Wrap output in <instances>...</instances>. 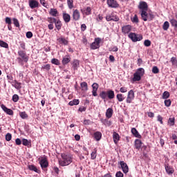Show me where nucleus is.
<instances>
[{"mask_svg": "<svg viewBox=\"0 0 177 177\" xmlns=\"http://www.w3.org/2000/svg\"><path fill=\"white\" fill-rule=\"evenodd\" d=\"M62 158L63 160H59V165H61V167H66V165H70V164L73 162V158L69 155L62 153Z\"/></svg>", "mask_w": 177, "mask_h": 177, "instance_id": "obj_1", "label": "nucleus"}, {"mask_svg": "<svg viewBox=\"0 0 177 177\" xmlns=\"http://www.w3.org/2000/svg\"><path fill=\"white\" fill-rule=\"evenodd\" d=\"M141 17L144 21H152L156 16L153 12H147V10L141 11Z\"/></svg>", "mask_w": 177, "mask_h": 177, "instance_id": "obj_2", "label": "nucleus"}, {"mask_svg": "<svg viewBox=\"0 0 177 177\" xmlns=\"http://www.w3.org/2000/svg\"><path fill=\"white\" fill-rule=\"evenodd\" d=\"M18 55L19 56V57H17L18 63H22V62H25V63H27V62H28V57L27 56V53L25 50H19Z\"/></svg>", "mask_w": 177, "mask_h": 177, "instance_id": "obj_3", "label": "nucleus"}, {"mask_svg": "<svg viewBox=\"0 0 177 177\" xmlns=\"http://www.w3.org/2000/svg\"><path fill=\"white\" fill-rule=\"evenodd\" d=\"M128 37L129 38H130V39H131L133 42H138L143 39V35L133 33V32H130Z\"/></svg>", "mask_w": 177, "mask_h": 177, "instance_id": "obj_4", "label": "nucleus"}, {"mask_svg": "<svg viewBox=\"0 0 177 177\" xmlns=\"http://www.w3.org/2000/svg\"><path fill=\"white\" fill-rule=\"evenodd\" d=\"M106 21H119L120 17H118L115 12H112L106 16Z\"/></svg>", "mask_w": 177, "mask_h": 177, "instance_id": "obj_5", "label": "nucleus"}, {"mask_svg": "<svg viewBox=\"0 0 177 177\" xmlns=\"http://www.w3.org/2000/svg\"><path fill=\"white\" fill-rule=\"evenodd\" d=\"M135 100V92L133 90H130L127 93V97L126 99V103L129 104L132 103V101Z\"/></svg>", "mask_w": 177, "mask_h": 177, "instance_id": "obj_6", "label": "nucleus"}, {"mask_svg": "<svg viewBox=\"0 0 177 177\" xmlns=\"http://www.w3.org/2000/svg\"><path fill=\"white\" fill-rule=\"evenodd\" d=\"M102 39L97 37L95 39V41L93 42L91 45V48L93 50L99 49L100 48V42Z\"/></svg>", "mask_w": 177, "mask_h": 177, "instance_id": "obj_7", "label": "nucleus"}, {"mask_svg": "<svg viewBox=\"0 0 177 177\" xmlns=\"http://www.w3.org/2000/svg\"><path fill=\"white\" fill-rule=\"evenodd\" d=\"M106 3L109 8H113L114 9L120 6V4H118V2H117L115 0H107Z\"/></svg>", "mask_w": 177, "mask_h": 177, "instance_id": "obj_8", "label": "nucleus"}, {"mask_svg": "<svg viewBox=\"0 0 177 177\" xmlns=\"http://www.w3.org/2000/svg\"><path fill=\"white\" fill-rule=\"evenodd\" d=\"M39 164L42 169H44V168H48V167H49V162H48V159L46 158V157L41 158L39 161Z\"/></svg>", "mask_w": 177, "mask_h": 177, "instance_id": "obj_9", "label": "nucleus"}, {"mask_svg": "<svg viewBox=\"0 0 177 177\" xmlns=\"http://www.w3.org/2000/svg\"><path fill=\"white\" fill-rule=\"evenodd\" d=\"M72 17L73 19L75 20V21H78V20L81 19V14L80 13V10H78L77 9L73 10Z\"/></svg>", "mask_w": 177, "mask_h": 177, "instance_id": "obj_10", "label": "nucleus"}, {"mask_svg": "<svg viewBox=\"0 0 177 177\" xmlns=\"http://www.w3.org/2000/svg\"><path fill=\"white\" fill-rule=\"evenodd\" d=\"M138 8L141 10V12H146L149 10V6L146 1H140Z\"/></svg>", "mask_w": 177, "mask_h": 177, "instance_id": "obj_11", "label": "nucleus"}, {"mask_svg": "<svg viewBox=\"0 0 177 177\" xmlns=\"http://www.w3.org/2000/svg\"><path fill=\"white\" fill-rule=\"evenodd\" d=\"M82 15H86V16H89L92 15V8L91 7H84L83 9L80 10Z\"/></svg>", "mask_w": 177, "mask_h": 177, "instance_id": "obj_12", "label": "nucleus"}, {"mask_svg": "<svg viewBox=\"0 0 177 177\" xmlns=\"http://www.w3.org/2000/svg\"><path fill=\"white\" fill-rule=\"evenodd\" d=\"M120 164L124 174H128V172H129V167H128V165H127L124 161H120Z\"/></svg>", "mask_w": 177, "mask_h": 177, "instance_id": "obj_13", "label": "nucleus"}, {"mask_svg": "<svg viewBox=\"0 0 177 177\" xmlns=\"http://www.w3.org/2000/svg\"><path fill=\"white\" fill-rule=\"evenodd\" d=\"M1 108L2 109V110L6 113V114H8V115H13L14 112L13 110L6 107V106H5L3 104H2L1 105Z\"/></svg>", "mask_w": 177, "mask_h": 177, "instance_id": "obj_14", "label": "nucleus"}, {"mask_svg": "<svg viewBox=\"0 0 177 177\" xmlns=\"http://www.w3.org/2000/svg\"><path fill=\"white\" fill-rule=\"evenodd\" d=\"M132 30V26L131 25H126L122 27V32L123 34H129Z\"/></svg>", "mask_w": 177, "mask_h": 177, "instance_id": "obj_15", "label": "nucleus"}, {"mask_svg": "<svg viewBox=\"0 0 177 177\" xmlns=\"http://www.w3.org/2000/svg\"><path fill=\"white\" fill-rule=\"evenodd\" d=\"M29 6L31 9H35V8H39V3L36 0H29Z\"/></svg>", "mask_w": 177, "mask_h": 177, "instance_id": "obj_16", "label": "nucleus"}, {"mask_svg": "<svg viewBox=\"0 0 177 177\" xmlns=\"http://www.w3.org/2000/svg\"><path fill=\"white\" fill-rule=\"evenodd\" d=\"M91 86L93 88V96H97V89H99V84L97 83H93Z\"/></svg>", "mask_w": 177, "mask_h": 177, "instance_id": "obj_17", "label": "nucleus"}, {"mask_svg": "<svg viewBox=\"0 0 177 177\" xmlns=\"http://www.w3.org/2000/svg\"><path fill=\"white\" fill-rule=\"evenodd\" d=\"M70 62H71V57H70V55H65L62 59V63L63 66H66Z\"/></svg>", "mask_w": 177, "mask_h": 177, "instance_id": "obj_18", "label": "nucleus"}, {"mask_svg": "<svg viewBox=\"0 0 177 177\" xmlns=\"http://www.w3.org/2000/svg\"><path fill=\"white\" fill-rule=\"evenodd\" d=\"M78 67H80V61L78 59H74L72 63V68L74 71L78 70Z\"/></svg>", "mask_w": 177, "mask_h": 177, "instance_id": "obj_19", "label": "nucleus"}, {"mask_svg": "<svg viewBox=\"0 0 177 177\" xmlns=\"http://www.w3.org/2000/svg\"><path fill=\"white\" fill-rule=\"evenodd\" d=\"M28 168L30 171H33L34 172H36L37 174H41V171L37 168V166L34 165H29L28 166Z\"/></svg>", "mask_w": 177, "mask_h": 177, "instance_id": "obj_20", "label": "nucleus"}, {"mask_svg": "<svg viewBox=\"0 0 177 177\" xmlns=\"http://www.w3.org/2000/svg\"><path fill=\"white\" fill-rule=\"evenodd\" d=\"M49 15L53 17H57L59 16V11L56 8H50Z\"/></svg>", "mask_w": 177, "mask_h": 177, "instance_id": "obj_21", "label": "nucleus"}, {"mask_svg": "<svg viewBox=\"0 0 177 177\" xmlns=\"http://www.w3.org/2000/svg\"><path fill=\"white\" fill-rule=\"evenodd\" d=\"M113 142L115 145H117V143H118V142L120 141V134H118V133L114 131L113 133Z\"/></svg>", "mask_w": 177, "mask_h": 177, "instance_id": "obj_22", "label": "nucleus"}, {"mask_svg": "<svg viewBox=\"0 0 177 177\" xmlns=\"http://www.w3.org/2000/svg\"><path fill=\"white\" fill-rule=\"evenodd\" d=\"M131 133L135 136V138H138V139L142 138V136L139 134V131L136 128L131 129Z\"/></svg>", "mask_w": 177, "mask_h": 177, "instance_id": "obj_23", "label": "nucleus"}, {"mask_svg": "<svg viewBox=\"0 0 177 177\" xmlns=\"http://www.w3.org/2000/svg\"><path fill=\"white\" fill-rule=\"evenodd\" d=\"M57 41L61 45H68V40L66 39L64 37H59L57 39Z\"/></svg>", "mask_w": 177, "mask_h": 177, "instance_id": "obj_24", "label": "nucleus"}, {"mask_svg": "<svg viewBox=\"0 0 177 177\" xmlns=\"http://www.w3.org/2000/svg\"><path fill=\"white\" fill-rule=\"evenodd\" d=\"M55 28H57V30L58 31H60V30H62V27L63 26V24H62V21L59 19H58V20L57 19L55 21Z\"/></svg>", "mask_w": 177, "mask_h": 177, "instance_id": "obj_25", "label": "nucleus"}, {"mask_svg": "<svg viewBox=\"0 0 177 177\" xmlns=\"http://www.w3.org/2000/svg\"><path fill=\"white\" fill-rule=\"evenodd\" d=\"M135 147L137 150H140V147H142V140L139 139H136L135 140Z\"/></svg>", "mask_w": 177, "mask_h": 177, "instance_id": "obj_26", "label": "nucleus"}, {"mask_svg": "<svg viewBox=\"0 0 177 177\" xmlns=\"http://www.w3.org/2000/svg\"><path fill=\"white\" fill-rule=\"evenodd\" d=\"M135 73L142 77L143 75H145V69L143 68H139L137 69Z\"/></svg>", "mask_w": 177, "mask_h": 177, "instance_id": "obj_27", "label": "nucleus"}, {"mask_svg": "<svg viewBox=\"0 0 177 177\" xmlns=\"http://www.w3.org/2000/svg\"><path fill=\"white\" fill-rule=\"evenodd\" d=\"M106 95L109 99H114L115 94L113 90H109L106 91Z\"/></svg>", "mask_w": 177, "mask_h": 177, "instance_id": "obj_28", "label": "nucleus"}, {"mask_svg": "<svg viewBox=\"0 0 177 177\" xmlns=\"http://www.w3.org/2000/svg\"><path fill=\"white\" fill-rule=\"evenodd\" d=\"M63 19L65 23H70V20H71V17L68 13H63Z\"/></svg>", "mask_w": 177, "mask_h": 177, "instance_id": "obj_29", "label": "nucleus"}, {"mask_svg": "<svg viewBox=\"0 0 177 177\" xmlns=\"http://www.w3.org/2000/svg\"><path fill=\"white\" fill-rule=\"evenodd\" d=\"M99 96L104 100V102H106V99H107V91H101Z\"/></svg>", "mask_w": 177, "mask_h": 177, "instance_id": "obj_30", "label": "nucleus"}, {"mask_svg": "<svg viewBox=\"0 0 177 177\" xmlns=\"http://www.w3.org/2000/svg\"><path fill=\"white\" fill-rule=\"evenodd\" d=\"M94 139L99 142L102 139V133L100 131H96L94 133Z\"/></svg>", "mask_w": 177, "mask_h": 177, "instance_id": "obj_31", "label": "nucleus"}, {"mask_svg": "<svg viewBox=\"0 0 177 177\" xmlns=\"http://www.w3.org/2000/svg\"><path fill=\"white\" fill-rule=\"evenodd\" d=\"M169 22L171 24V27H174V30L176 31H177V21H176V19H170Z\"/></svg>", "mask_w": 177, "mask_h": 177, "instance_id": "obj_32", "label": "nucleus"}, {"mask_svg": "<svg viewBox=\"0 0 177 177\" xmlns=\"http://www.w3.org/2000/svg\"><path fill=\"white\" fill-rule=\"evenodd\" d=\"M106 118H111L113 117V109L109 108L106 112Z\"/></svg>", "mask_w": 177, "mask_h": 177, "instance_id": "obj_33", "label": "nucleus"}, {"mask_svg": "<svg viewBox=\"0 0 177 177\" xmlns=\"http://www.w3.org/2000/svg\"><path fill=\"white\" fill-rule=\"evenodd\" d=\"M165 171L168 175H172V174H174V168L170 166L165 165Z\"/></svg>", "mask_w": 177, "mask_h": 177, "instance_id": "obj_34", "label": "nucleus"}, {"mask_svg": "<svg viewBox=\"0 0 177 177\" xmlns=\"http://www.w3.org/2000/svg\"><path fill=\"white\" fill-rule=\"evenodd\" d=\"M11 84H15L14 86L15 89H21V83L17 82V80L12 82Z\"/></svg>", "mask_w": 177, "mask_h": 177, "instance_id": "obj_35", "label": "nucleus"}, {"mask_svg": "<svg viewBox=\"0 0 177 177\" xmlns=\"http://www.w3.org/2000/svg\"><path fill=\"white\" fill-rule=\"evenodd\" d=\"M80 86L82 88V91H84V92H86L88 91V83L86 82H83L80 84Z\"/></svg>", "mask_w": 177, "mask_h": 177, "instance_id": "obj_36", "label": "nucleus"}, {"mask_svg": "<svg viewBox=\"0 0 177 177\" xmlns=\"http://www.w3.org/2000/svg\"><path fill=\"white\" fill-rule=\"evenodd\" d=\"M140 80H142L141 76L137 75L136 73H133V77L132 78V80H131L133 82L140 81Z\"/></svg>", "mask_w": 177, "mask_h": 177, "instance_id": "obj_37", "label": "nucleus"}, {"mask_svg": "<svg viewBox=\"0 0 177 177\" xmlns=\"http://www.w3.org/2000/svg\"><path fill=\"white\" fill-rule=\"evenodd\" d=\"M80 104V100H73L72 101H70L68 103L69 106H78Z\"/></svg>", "mask_w": 177, "mask_h": 177, "instance_id": "obj_38", "label": "nucleus"}, {"mask_svg": "<svg viewBox=\"0 0 177 177\" xmlns=\"http://www.w3.org/2000/svg\"><path fill=\"white\" fill-rule=\"evenodd\" d=\"M116 98L118 99V102H124L125 100V97L122 93H119L116 95Z\"/></svg>", "mask_w": 177, "mask_h": 177, "instance_id": "obj_39", "label": "nucleus"}, {"mask_svg": "<svg viewBox=\"0 0 177 177\" xmlns=\"http://www.w3.org/2000/svg\"><path fill=\"white\" fill-rule=\"evenodd\" d=\"M168 28H169V22H168V21H166L162 25V29L164 30V31H167Z\"/></svg>", "mask_w": 177, "mask_h": 177, "instance_id": "obj_40", "label": "nucleus"}, {"mask_svg": "<svg viewBox=\"0 0 177 177\" xmlns=\"http://www.w3.org/2000/svg\"><path fill=\"white\" fill-rule=\"evenodd\" d=\"M168 124L170 127H174L175 125V118H169L168 120Z\"/></svg>", "mask_w": 177, "mask_h": 177, "instance_id": "obj_41", "label": "nucleus"}, {"mask_svg": "<svg viewBox=\"0 0 177 177\" xmlns=\"http://www.w3.org/2000/svg\"><path fill=\"white\" fill-rule=\"evenodd\" d=\"M19 115L21 118H22V120H26V118H28V115L27 114V113H26V111L20 112Z\"/></svg>", "mask_w": 177, "mask_h": 177, "instance_id": "obj_42", "label": "nucleus"}, {"mask_svg": "<svg viewBox=\"0 0 177 177\" xmlns=\"http://www.w3.org/2000/svg\"><path fill=\"white\" fill-rule=\"evenodd\" d=\"M97 149H94V150L92 151L91 156V160H96L97 154Z\"/></svg>", "mask_w": 177, "mask_h": 177, "instance_id": "obj_43", "label": "nucleus"}, {"mask_svg": "<svg viewBox=\"0 0 177 177\" xmlns=\"http://www.w3.org/2000/svg\"><path fill=\"white\" fill-rule=\"evenodd\" d=\"M170 62L172 64V66H175V67H177V58L175 57H172L170 59Z\"/></svg>", "mask_w": 177, "mask_h": 177, "instance_id": "obj_44", "label": "nucleus"}, {"mask_svg": "<svg viewBox=\"0 0 177 177\" xmlns=\"http://www.w3.org/2000/svg\"><path fill=\"white\" fill-rule=\"evenodd\" d=\"M22 145L24 146H31V142L28 141L27 139H22Z\"/></svg>", "mask_w": 177, "mask_h": 177, "instance_id": "obj_45", "label": "nucleus"}, {"mask_svg": "<svg viewBox=\"0 0 177 177\" xmlns=\"http://www.w3.org/2000/svg\"><path fill=\"white\" fill-rule=\"evenodd\" d=\"M0 46H1V48H6V49H8V48H9V44L2 40H0Z\"/></svg>", "mask_w": 177, "mask_h": 177, "instance_id": "obj_46", "label": "nucleus"}, {"mask_svg": "<svg viewBox=\"0 0 177 177\" xmlns=\"http://www.w3.org/2000/svg\"><path fill=\"white\" fill-rule=\"evenodd\" d=\"M67 5L70 9H73L74 8V1L67 0Z\"/></svg>", "mask_w": 177, "mask_h": 177, "instance_id": "obj_47", "label": "nucleus"}, {"mask_svg": "<svg viewBox=\"0 0 177 177\" xmlns=\"http://www.w3.org/2000/svg\"><path fill=\"white\" fill-rule=\"evenodd\" d=\"M56 18L55 17H48L47 18V21L50 24H53L54 23H56Z\"/></svg>", "mask_w": 177, "mask_h": 177, "instance_id": "obj_48", "label": "nucleus"}, {"mask_svg": "<svg viewBox=\"0 0 177 177\" xmlns=\"http://www.w3.org/2000/svg\"><path fill=\"white\" fill-rule=\"evenodd\" d=\"M52 64H55V66H60V61L56 58H53L51 59Z\"/></svg>", "mask_w": 177, "mask_h": 177, "instance_id": "obj_49", "label": "nucleus"}, {"mask_svg": "<svg viewBox=\"0 0 177 177\" xmlns=\"http://www.w3.org/2000/svg\"><path fill=\"white\" fill-rule=\"evenodd\" d=\"M12 21H13L14 26H15V27H20V23L19 22L18 19L13 18Z\"/></svg>", "mask_w": 177, "mask_h": 177, "instance_id": "obj_50", "label": "nucleus"}, {"mask_svg": "<svg viewBox=\"0 0 177 177\" xmlns=\"http://www.w3.org/2000/svg\"><path fill=\"white\" fill-rule=\"evenodd\" d=\"M19 95H17V94H14V95H12V101H13L15 103H17V102H19Z\"/></svg>", "mask_w": 177, "mask_h": 177, "instance_id": "obj_51", "label": "nucleus"}, {"mask_svg": "<svg viewBox=\"0 0 177 177\" xmlns=\"http://www.w3.org/2000/svg\"><path fill=\"white\" fill-rule=\"evenodd\" d=\"M41 70H46V71H49L50 70V64H47L41 66Z\"/></svg>", "mask_w": 177, "mask_h": 177, "instance_id": "obj_52", "label": "nucleus"}, {"mask_svg": "<svg viewBox=\"0 0 177 177\" xmlns=\"http://www.w3.org/2000/svg\"><path fill=\"white\" fill-rule=\"evenodd\" d=\"M132 23H139V18L137 15H135L133 18H131Z\"/></svg>", "mask_w": 177, "mask_h": 177, "instance_id": "obj_53", "label": "nucleus"}, {"mask_svg": "<svg viewBox=\"0 0 177 177\" xmlns=\"http://www.w3.org/2000/svg\"><path fill=\"white\" fill-rule=\"evenodd\" d=\"M152 73L153 74H158V73H160V69H158V67L157 66H153L152 68Z\"/></svg>", "mask_w": 177, "mask_h": 177, "instance_id": "obj_54", "label": "nucleus"}, {"mask_svg": "<svg viewBox=\"0 0 177 177\" xmlns=\"http://www.w3.org/2000/svg\"><path fill=\"white\" fill-rule=\"evenodd\" d=\"M6 140H7V142H10V140H12V134L10 133H8L6 135Z\"/></svg>", "mask_w": 177, "mask_h": 177, "instance_id": "obj_55", "label": "nucleus"}, {"mask_svg": "<svg viewBox=\"0 0 177 177\" xmlns=\"http://www.w3.org/2000/svg\"><path fill=\"white\" fill-rule=\"evenodd\" d=\"M162 120H163L162 116H161V115H158L157 121L160 122L161 125H162L164 124V122L162 121Z\"/></svg>", "mask_w": 177, "mask_h": 177, "instance_id": "obj_56", "label": "nucleus"}, {"mask_svg": "<svg viewBox=\"0 0 177 177\" xmlns=\"http://www.w3.org/2000/svg\"><path fill=\"white\" fill-rule=\"evenodd\" d=\"M162 97L163 99H168V97H169V92L165 91L162 94Z\"/></svg>", "mask_w": 177, "mask_h": 177, "instance_id": "obj_57", "label": "nucleus"}, {"mask_svg": "<svg viewBox=\"0 0 177 177\" xmlns=\"http://www.w3.org/2000/svg\"><path fill=\"white\" fill-rule=\"evenodd\" d=\"M171 103H172L171 100H165V105L166 106V107H169V106H171Z\"/></svg>", "mask_w": 177, "mask_h": 177, "instance_id": "obj_58", "label": "nucleus"}, {"mask_svg": "<svg viewBox=\"0 0 177 177\" xmlns=\"http://www.w3.org/2000/svg\"><path fill=\"white\" fill-rule=\"evenodd\" d=\"M144 45H145V46L149 47V46H150V45H151V41L149 39H147L144 41Z\"/></svg>", "mask_w": 177, "mask_h": 177, "instance_id": "obj_59", "label": "nucleus"}, {"mask_svg": "<svg viewBox=\"0 0 177 177\" xmlns=\"http://www.w3.org/2000/svg\"><path fill=\"white\" fill-rule=\"evenodd\" d=\"M6 24H12V19H10V17H6Z\"/></svg>", "mask_w": 177, "mask_h": 177, "instance_id": "obj_60", "label": "nucleus"}, {"mask_svg": "<svg viewBox=\"0 0 177 177\" xmlns=\"http://www.w3.org/2000/svg\"><path fill=\"white\" fill-rule=\"evenodd\" d=\"M120 92H121L122 93H125L128 92V88L127 87H121L120 89Z\"/></svg>", "mask_w": 177, "mask_h": 177, "instance_id": "obj_61", "label": "nucleus"}, {"mask_svg": "<svg viewBox=\"0 0 177 177\" xmlns=\"http://www.w3.org/2000/svg\"><path fill=\"white\" fill-rule=\"evenodd\" d=\"M110 52H118V47L117 46H113V48H111V49H109Z\"/></svg>", "mask_w": 177, "mask_h": 177, "instance_id": "obj_62", "label": "nucleus"}, {"mask_svg": "<svg viewBox=\"0 0 177 177\" xmlns=\"http://www.w3.org/2000/svg\"><path fill=\"white\" fill-rule=\"evenodd\" d=\"M115 177H124V174H122L121 171H118L115 174Z\"/></svg>", "mask_w": 177, "mask_h": 177, "instance_id": "obj_63", "label": "nucleus"}, {"mask_svg": "<svg viewBox=\"0 0 177 177\" xmlns=\"http://www.w3.org/2000/svg\"><path fill=\"white\" fill-rule=\"evenodd\" d=\"M26 37L28 38H32V32H26Z\"/></svg>", "mask_w": 177, "mask_h": 177, "instance_id": "obj_64", "label": "nucleus"}]
</instances>
